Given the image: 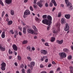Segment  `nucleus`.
<instances>
[{"mask_svg": "<svg viewBox=\"0 0 73 73\" xmlns=\"http://www.w3.org/2000/svg\"><path fill=\"white\" fill-rule=\"evenodd\" d=\"M30 9L31 11H33V8H32V6H30Z\"/></svg>", "mask_w": 73, "mask_h": 73, "instance_id": "f704fd0d", "label": "nucleus"}, {"mask_svg": "<svg viewBox=\"0 0 73 73\" xmlns=\"http://www.w3.org/2000/svg\"><path fill=\"white\" fill-rule=\"evenodd\" d=\"M13 22L12 21H8L7 23V25H11V24H12Z\"/></svg>", "mask_w": 73, "mask_h": 73, "instance_id": "aec40b11", "label": "nucleus"}, {"mask_svg": "<svg viewBox=\"0 0 73 73\" xmlns=\"http://www.w3.org/2000/svg\"><path fill=\"white\" fill-rule=\"evenodd\" d=\"M1 65L2 66L1 68L2 70H5V66H6V63L4 62H3L1 64Z\"/></svg>", "mask_w": 73, "mask_h": 73, "instance_id": "7ed1b4c3", "label": "nucleus"}, {"mask_svg": "<svg viewBox=\"0 0 73 73\" xmlns=\"http://www.w3.org/2000/svg\"><path fill=\"white\" fill-rule=\"evenodd\" d=\"M0 3L1 5L2 6H4V4H3V3L2 2V1L1 0H0Z\"/></svg>", "mask_w": 73, "mask_h": 73, "instance_id": "c9c22d12", "label": "nucleus"}, {"mask_svg": "<svg viewBox=\"0 0 73 73\" xmlns=\"http://www.w3.org/2000/svg\"><path fill=\"white\" fill-rule=\"evenodd\" d=\"M8 52L9 54H12L13 53V52L11 51L10 49H9Z\"/></svg>", "mask_w": 73, "mask_h": 73, "instance_id": "a878e982", "label": "nucleus"}, {"mask_svg": "<svg viewBox=\"0 0 73 73\" xmlns=\"http://www.w3.org/2000/svg\"><path fill=\"white\" fill-rule=\"evenodd\" d=\"M55 40V38L52 37L51 40V42H53Z\"/></svg>", "mask_w": 73, "mask_h": 73, "instance_id": "b1692460", "label": "nucleus"}, {"mask_svg": "<svg viewBox=\"0 0 73 73\" xmlns=\"http://www.w3.org/2000/svg\"><path fill=\"white\" fill-rule=\"evenodd\" d=\"M27 58L29 60V61H32V58H31V57L29 56H28L27 57Z\"/></svg>", "mask_w": 73, "mask_h": 73, "instance_id": "c85d7f7f", "label": "nucleus"}, {"mask_svg": "<svg viewBox=\"0 0 73 73\" xmlns=\"http://www.w3.org/2000/svg\"><path fill=\"white\" fill-rule=\"evenodd\" d=\"M27 43H28V41L27 40L24 41L23 42V44H25Z\"/></svg>", "mask_w": 73, "mask_h": 73, "instance_id": "c756f323", "label": "nucleus"}, {"mask_svg": "<svg viewBox=\"0 0 73 73\" xmlns=\"http://www.w3.org/2000/svg\"><path fill=\"white\" fill-rule=\"evenodd\" d=\"M25 15H25V14H24V15H23V17H24V18H25V17H25Z\"/></svg>", "mask_w": 73, "mask_h": 73, "instance_id": "0e129e2a", "label": "nucleus"}, {"mask_svg": "<svg viewBox=\"0 0 73 73\" xmlns=\"http://www.w3.org/2000/svg\"><path fill=\"white\" fill-rule=\"evenodd\" d=\"M72 58V56L71 55H70L68 56V60H71Z\"/></svg>", "mask_w": 73, "mask_h": 73, "instance_id": "cd10ccee", "label": "nucleus"}, {"mask_svg": "<svg viewBox=\"0 0 73 73\" xmlns=\"http://www.w3.org/2000/svg\"><path fill=\"white\" fill-rule=\"evenodd\" d=\"M0 49L2 51H4L5 50V49L4 48H3L0 44Z\"/></svg>", "mask_w": 73, "mask_h": 73, "instance_id": "6ab92c4d", "label": "nucleus"}, {"mask_svg": "<svg viewBox=\"0 0 73 73\" xmlns=\"http://www.w3.org/2000/svg\"><path fill=\"white\" fill-rule=\"evenodd\" d=\"M35 20H36V21H39L40 20V19H38V18H37V17H35Z\"/></svg>", "mask_w": 73, "mask_h": 73, "instance_id": "e433bc0d", "label": "nucleus"}, {"mask_svg": "<svg viewBox=\"0 0 73 73\" xmlns=\"http://www.w3.org/2000/svg\"><path fill=\"white\" fill-rule=\"evenodd\" d=\"M50 26H48L47 28V31H49V28H50Z\"/></svg>", "mask_w": 73, "mask_h": 73, "instance_id": "3c124183", "label": "nucleus"}, {"mask_svg": "<svg viewBox=\"0 0 73 73\" xmlns=\"http://www.w3.org/2000/svg\"><path fill=\"white\" fill-rule=\"evenodd\" d=\"M12 47L14 50H15V51H17V47L16 46V44H14L13 45Z\"/></svg>", "mask_w": 73, "mask_h": 73, "instance_id": "f8f14e48", "label": "nucleus"}, {"mask_svg": "<svg viewBox=\"0 0 73 73\" xmlns=\"http://www.w3.org/2000/svg\"><path fill=\"white\" fill-rule=\"evenodd\" d=\"M49 6L50 7H52L53 6V3L52 2H50V3Z\"/></svg>", "mask_w": 73, "mask_h": 73, "instance_id": "4c0bfd02", "label": "nucleus"}, {"mask_svg": "<svg viewBox=\"0 0 73 73\" xmlns=\"http://www.w3.org/2000/svg\"><path fill=\"white\" fill-rule=\"evenodd\" d=\"M44 45L46 46H49V45H48V42H46L44 44Z\"/></svg>", "mask_w": 73, "mask_h": 73, "instance_id": "c03bdc74", "label": "nucleus"}, {"mask_svg": "<svg viewBox=\"0 0 73 73\" xmlns=\"http://www.w3.org/2000/svg\"><path fill=\"white\" fill-rule=\"evenodd\" d=\"M27 49H29V51H30V50H31V47H30V46H28L27 47Z\"/></svg>", "mask_w": 73, "mask_h": 73, "instance_id": "58836bf2", "label": "nucleus"}, {"mask_svg": "<svg viewBox=\"0 0 73 73\" xmlns=\"http://www.w3.org/2000/svg\"><path fill=\"white\" fill-rule=\"evenodd\" d=\"M1 37L2 38H4L5 37V32L3 31L1 35Z\"/></svg>", "mask_w": 73, "mask_h": 73, "instance_id": "5701e85b", "label": "nucleus"}, {"mask_svg": "<svg viewBox=\"0 0 73 73\" xmlns=\"http://www.w3.org/2000/svg\"><path fill=\"white\" fill-rule=\"evenodd\" d=\"M33 7H34L35 9H36L37 8V5H33Z\"/></svg>", "mask_w": 73, "mask_h": 73, "instance_id": "473e14b6", "label": "nucleus"}, {"mask_svg": "<svg viewBox=\"0 0 73 73\" xmlns=\"http://www.w3.org/2000/svg\"><path fill=\"white\" fill-rule=\"evenodd\" d=\"M14 64L15 65V66H17V62H15L14 63Z\"/></svg>", "mask_w": 73, "mask_h": 73, "instance_id": "bf43d9fd", "label": "nucleus"}, {"mask_svg": "<svg viewBox=\"0 0 73 73\" xmlns=\"http://www.w3.org/2000/svg\"><path fill=\"white\" fill-rule=\"evenodd\" d=\"M11 14L12 15H14V14H15V12L14 11L12 10H11Z\"/></svg>", "mask_w": 73, "mask_h": 73, "instance_id": "4be33fe9", "label": "nucleus"}, {"mask_svg": "<svg viewBox=\"0 0 73 73\" xmlns=\"http://www.w3.org/2000/svg\"><path fill=\"white\" fill-rule=\"evenodd\" d=\"M50 66H51V64H49L48 65V68H50Z\"/></svg>", "mask_w": 73, "mask_h": 73, "instance_id": "6e6d98bb", "label": "nucleus"}, {"mask_svg": "<svg viewBox=\"0 0 73 73\" xmlns=\"http://www.w3.org/2000/svg\"><path fill=\"white\" fill-rule=\"evenodd\" d=\"M65 0V2L66 4L68 3L69 2L68 0Z\"/></svg>", "mask_w": 73, "mask_h": 73, "instance_id": "a19ab883", "label": "nucleus"}, {"mask_svg": "<svg viewBox=\"0 0 73 73\" xmlns=\"http://www.w3.org/2000/svg\"><path fill=\"white\" fill-rule=\"evenodd\" d=\"M40 73H47L45 71H43L42 72H41Z\"/></svg>", "mask_w": 73, "mask_h": 73, "instance_id": "69168bd1", "label": "nucleus"}, {"mask_svg": "<svg viewBox=\"0 0 73 73\" xmlns=\"http://www.w3.org/2000/svg\"><path fill=\"white\" fill-rule=\"evenodd\" d=\"M40 52L41 54H44V55L48 53L47 51L45 50H41L40 51Z\"/></svg>", "mask_w": 73, "mask_h": 73, "instance_id": "0eeeda50", "label": "nucleus"}, {"mask_svg": "<svg viewBox=\"0 0 73 73\" xmlns=\"http://www.w3.org/2000/svg\"><path fill=\"white\" fill-rule=\"evenodd\" d=\"M63 51L64 52H68L69 50L68 49L64 48L63 49Z\"/></svg>", "mask_w": 73, "mask_h": 73, "instance_id": "393cba45", "label": "nucleus"}, {"mask_svg": "<svg viewBox=\"0 0 73 73\" xmlns=\"http://www.w3.org/2000/svg\"><path fill=\"white\" fill-rule=\"evenodd\" d=\"M64 17L67 19H69L70 18V15L69 14H66L64 15Z\"/></svg>", "mask_w": 73, "mask_h": 73, "instance_id": "4468645a", "label": "nucleus"}, {"mask_svg": "<svg viewBox=\"0 0 73 73\" xmlns=\"http://www.w3.org/2000/svg\"><path fill=\"white\" fill-rule=\"evenodd\" d=\"M18 60H21V57L19 55L18 56Z\"/></svg>", "mask_w": 73, "mask_h": 73, "instance_id": "37998d69", "label": "nucleus"}, {"mask_svg": "<svg viewBox=\"0 0 73 73\" xmlns=\"http://www.w3.org/2000/svg\"><path fill=\"white\" fill-rule=\"evenodd\" d=\"M44 2V1L42 0H40L36 4L40 8H41L42 7L43 5H42V3Z\"/></svg>", "mask_w": 73, "mask_h": 73, "instance_id": "f03ea898", "label": "nucleus"}, {"mask_svg": "<svg viewBox=\"0 0 73 73\" xmlns=\"http://www.w3.org/2000/svg\"><path fill=\"white\" fill-rule=\"evenodd\" d=\"M56 42L58 44H62L63 43V40H56Z\"/></svg>", "mask_w": 73, "mask_h": 73, "instance_id": "ddd939ff", "label": "nucleus"}, {"mask_svg": "<svg viewBox=\"0 0 73 73\" xmlns=\"http://www.w3.org/2000/svg\"><path fill=\"white\" fill-rule=\"evenodd\" d=\"M56 9V8L54 7L52 9V12H54V11Z\"/></svg>", "mask_w": 73, "mask_h": 73, "instance_id": "864d4df0", "label": "nucleus"}, {"mask_svg": "<svg viewBox=\"0 0 73 73\" xmlns=\"http://www.w3.org/2000/svg\"><path fill=\"white\" fill-rule=\"evenodd\" d=\"M40 68H44V66L42 64H41L40 66Z\"/></svg>", "mask_w": 73, "mask_h": 73, "instance_id": "4d7b16f0", "label": "nucleus"}, {"mask_svg": "<svg viewBox=\"0 0 73 73\" xmlns=\"http://www.w3.org/2000/svg\"><path fill=\"white\" fill-rule=\"evenodd\" d=\"M51 2L52 3H53L54 6H55V7H57V3H56V2L55 0H52Z\"/></svg>", "mask_w": 73, "mask_h": 73, "instance_id": "2eb2a0df", "label": "nucleus"}, {"mask_svg": "<svg viewBox=\"0 0 73 73\" xmlns=\"http://www.w3.org/2000/svg\"><path fill=\"white\" fill-rule=\"evenodd\" d=\"M19 35L20 36H21V35H22V34L21 32H19Z\"/></svg>", "mask_w": 73, "mask_h": 73, "instance_id": "680f3d73", "label": "nucleus"}, {"mask_svg": "<svg viewBox=\"0 0 73 73\" xmlns=\"http://www.w3.org/2000/svg\"><path fill=\"white\" fill-rule=\"evenodd\" d=\"M32 27L33 29H34V31H35V32H38L37 31V28H36V26H35L33 25Z\"/></svg>", "mask_w": 73, "mask_h": 73, "instance_id": "a211bd4d", "label": "nucleus"}, {"mask_svg": "<svg viewBox=\"0 0 73 73\" xmlns=\"http://www.w3.org/2000/svg\"><path fill=\"white\" fill-rule=\"evenodd\" d=\"M59 32H60V28H58L57 30H54L53 31V33H54V34H57Z\"/></svg>", "mask_w": 73, "mask_h": 73, "instance_id": "9b49d317", "label": "nucleus"}, {"mask_svg": "<svg viewBox=\"0 0 73 73\" xmlns=\"http://www.w3.org/2000/svg\"><path fill=\"white\" fill-rule=\"evenodd\" d=\"M67 7L68 8L69 10H72L73 9V8L72 7V3L70 2H68L66 4Z\"/></svg>", "mask_w": 73, "mask_h": 73, "instance_id": "20e7f679", "label": "nucleus"}, {"mask_svg": "<svg viewBox=\"0 0 73 73\" xmlns=\"http://www.w3.org/2000/svg\"><path fill=\"white\" fill-rule=\"evenodd\" d=\"M36 2H37V0H34L33 4H36Z\"/></svg>", "mask_w": 73, "mask_h": 73, "instance_id": "a18cd8bd", "label": "nucleus"}, {"mask_svg": "<svg viewBox=\"0 0 73 73\" xmlns=\"http://www.w3.org/2000/svg\"><path fill=\"white\" fill-rule=\"evenodd\" d=\"M5 3L7 4H9L12 3V0H5Z\"/></svg>", "mask_w": 73, "mask_h": 73, "instance_id": "dca6fc26", "label": "nucleus"}, {"mask_svg": "<svg viewBox=\"0 0 73 73\" xmlns=\"http://www.w3.org/2000/svg\"><path fill=\"white\" fill-rule=\"evenodd\" d=\"M35 65V63L34 62H32L30 63V68L32 70L33 69V67Z\"/></svg>", "mask_w": 73, "mask_h": 73, "instance_id": "9d476101", "label": "nucleus"}, {"mask_svg": "<svg viewBox=\"0 0 73 73\" xmlns=\"http://www.w3.org/2000/svg\"><path fill=\"white\" fill-rule=\"evenodd\" d=\"M15 35H17L18 34V33H17V31H16L15 32Z\"/></svg>", "mask_w": 73, "mask_h": 73, "instance_id": "603ef678", "label": "nucleus"}, {"mask_svg": "<svg viewBox=\"0 0 73 73\" xmlns=\"http://www.w3.org/2000/svg\"><path fill=\"white\" fill-rule=\"evenodd\" d=\"M69 29V26L68 23H66V26L64 27V30L65 31H68Z\"/></svg>", "mask_w": 73, "mask_h": 73, "instance_id": "423d86ee", "label": "nucleus"}, {"mask_svg": "<svg viewBox=\"0 0 73 73\" xmlns=\"http://www.w3.org/2000/svg\"><path fill=\"white\" fill-rule=\"evenodd\" d=\"M61 16V12H59L58 14V17H60Z\"/></svg>", "mask_w": 73, "mask_h": 73, "instance_id": "7c9ffc66", "label": "nucleus"}, {"mask_svg": "<svg viewBox=\"0 0 73 73\" xmlns=\"http://www.w3.org/2000/svg\"><path fill=\"white\" fill-rule=\"evenodd\" d=\"M45 62H48V59L47 58L45 60Z\"/></svg>", "mask_w": 73, "mask_h": 73, "instance_id": "8fccbe9b", "label": "nucleus"}, {"mask_svg": "<svg viewBox=\"0 0 73 73\" xmlns=\"http://www.w3.org/2000/svg\"><path fill=\"white\" fill-rule=\"evenodd\" d=\"M28 0H24V3H27V2H28Z\"/></svg>", "mask_w": 73, "mask_h": 73, "instance_id": "13d9d810", "label": "nucleus"}, {"mask_svg": "<svg viewBox=\"0 0 73 73\" xmlns=\"http://www.w3.org/2000/svg\"><path fill=\"white\" fill-rule=\"evenodd\" d=\"M27 32L29 33H31V34H33L34 33V31L33 30L30 29H29L27 30Z\"/></svg>", "mask_w": 73, "mask_h": 73, "instance_id": "1a4fd4ad", "label": "nucleus"}, {"mask_svg": "<svg viewBox=\"0 0 73 73\" xmlns=\"http://www.w3.org/2000/svg\"><path fill=\"white\" fill-rule=\"evenodd\" d=\"M59 54L60 56L62 58H65L66 57V54L64 52L60 53Z\"/></svg>", "mask_w": 73, "mask_h": 73, "instance_id": "39448f33", "label": "nucleus"}, {"mask_svg": "<svg viewBox=\"0 0 73 73\" xmlns=\"http://www.w3.org/2000/svg\"><path fill=\"white\" fill-rule=\"evenodd\" d=\"M70 68L72 70V71H73V67L72 66H70Z\"/></svg>", "mask_w": 73, "mask_h": 73, "instance_id": "de8ad7c7", "label": "nucleus"}, {"mask_svg": "<svg viewBox=\"0 0 73 73\" xmlns=\"http://www.w3.org/2000/svg\"><path fill=\"white\" fill-rule=\"evenodd\" d=\"M71 48L72 50H73V46H71Z\"/></svg>", "mask_w": 73, "mask_h": 73, "instance_id": "338daca9", "label": "nucleus"}, {"mask_svg": "<svg viewBox=\"0 0 73 73\" xmlns=\"http://www.w3.org/2000/svg\"><path fill=\"white\" fill-rule=\"evenodd\" d=\"M49 73H53V71H51Z\"/></svg>", "mask_w": 73, "mask_h": 73, "instance_id": "774afa93", "label": "nucleus"}, {"mask_svg": "<svg viewBox=\"0 0 73 73\" xmlns=\"http://www.w3.org/2000/svg\"><path fill=\"white\" fill-rule=\"evenodd\" d=\"M42 17L43 19H46L47 17V15H44L42 16Z\"/></svg>", "mask_w": 73, "mask_h": 73, "instance_id": "2f4dec72", "label": "nucleus"}, {"mask_svg": "<svg viewBox=\"0 0 73 73\" xmlns=\"http://www.w3.org/2000/svg\"><path fill=\"white\" fill-rule=\"evenodd\" d=\"M61 69H60V68H57V69H56V70L57 71H58V70H60Z\"/></svg>", "mask_w": 73, "mask_h": 73, "instance_id": "e2e57ef3", "label": "nucleus"}, {"mask_svg": "<svg viewBox=\"0 0 73 73\" xmlns=\"http://www.w3.org/2000/svg\"><path fill=\"white\" fill-rule=\"evenodd\" d=\"M46 56H43L42 57H41V61H44V60L45 58H46Z\"/></svg>", "mask_w": 73, "mask_h": 73, "instance_id": "bb28decb", "label": "nucleus"}, {"mask_svg": "<svg viewBox=\"0 0 73 73\" xmlns=\"http://www.w3.org/2000/svg\"><path fill=\"white\" fill-rule=\"evenodd\" d=\"M4 13H5V12L4 11H3L2 14V17H3L4 16Z\"/></svg>", "mask_w": 73, "mask_h": 73, "instance_id": "79ce46f5", "label": "nucleus"}, {"mask_svg": "<svg viewBox=\"0 0 73 73\" xmlns=\"http://www.w3.org/2000/svg\"><path fill=\"white\" fill-rule=\"evenodd\" d=\"M45 6L46 7H48L49 5H48V3H45Z\"/></svg>", "mask_w": 73, "mask_h": 73, "instance_id": "72a5a7b5", "label": "nucleus"}, {"mask_svg": "<svg viewBox=\"0 0 73 73\" xmlns=\"http://www.w3.org/2000/svg\"><path fill=\"white\" fill-rule=\"evenodd\" d=\"M47 19H45L42 20V23L44 24H46L49 26L52 24V18L50 16L48 15L47 17Z\"/></svg>", "mask_w": 73, "mask_h": 73, "instance_id": "f257e3e1", "label": "nucleus"}, {"mask_svg": "<svg viewBox=\"0 0 73 73\" xmlns=\"http://www.w3.org/2000/svg\"><path fill=\"white\" fill-rule=\"evenodd\" d=\"M25 15H29L31 14V12L29 10H26L24 12Z\"/></svg>", "mask_w": 73, "mask_h": 73, "instance_id": "6e6552de", "label": "nucleus"}, {"mask_svg": "<svg viewBox=\"0 0 73 73\" xmlns=\"http://www.w3.org/2000/svg\"><path fill=\"white\" fill-rule=\"evenodd\" d=\"M23 33L24 34H26V33H27V32L26 31V29L25 27L23 28Z\"/></svg>", "mask_w": 73, "mask_h": 73, "instance_id": "412c9836", "label": "nucleus"}, {"mask_svg": "<svg viewBox=\"0 0 73 73\" xmlns=\"http://www.w3.org/2000/svg\"><path fill=\"white\" fill-rule=\"evenodd\" d=\"M24 64H22L21 65V68H24Z\"/></svg>", "mask_w": 73, "mask_h": 73, "instance_id": "49530a36", "label": "nucleus"}, {"mask_svg": "<svg viewBox=\"0 0 73 73\" xmlns=\"http://www.w3.org/2000/svg\"><path fill=\"white\" fill-rule=\"evenodd\" d=\"M61 23L62 24H65V21L64 18H62L61 19Z\"/></svg>", "mask_w": 73, "mask_h": 73, "instance_id": "f3484780", "label": "nucleus"}, {"mask_svg": "<svg viewBox=\"0 0 73 73\" xmlns=\"http://www.w3.org/2000/svg\"><path fill=\"white\" fill-rule=\"evenodd\" d=\"M10 32H11V33H12V34H14V33L13 32V30H11L10 31Z\"/></svg>", "mask_w": 73, "mask_h": 73, "instance_id": "09e8293b", "label": "nucleus"}, {"mask_svg": "<svg viewBox=\"0 0 73 73\" xmlns=\"http://www.w3.org/2000/svg\"><path fill=\"white\" fill-rule=\"evenodd\" d=\"M34 39H37V36H34Z\"/></svg>", "mask_w": 73, "mask_h": 73, "instance_id": "5fc2aeb1", "label": "nucleus"}, {"mask_svg": "<svg viewBox=\"0 0 73 73\" xmlns=\"http://www.w3.org/2000/svg\"><path fill=\"white\" fill-rule=\"evenodd\" d=\"M41 41L42 42H45V40L44 39H42Z\"/></svg>", "mask_w": 73, "mask_h": 73, "instance_id": "052dcab7", "label": "nucleus"}, {"mask_svg": "<svg viewBox=\"0 0 73 73\" xmlns=\"http://www.w3.org/2000/svg\"><path fill=\"white\" fill-rule=\"evenodd\" d=\"M27 73H31V69H29L27 70Z\"/></svg>", "mask_w": 73, "mask_h": 73, "instance_id": "ea45409f", "label": "nucleus"}]
</instances>
